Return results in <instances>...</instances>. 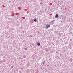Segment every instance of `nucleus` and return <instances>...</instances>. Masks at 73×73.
<instances>
[{
	"mask_svg": "<svg viewBox=\"0 0 73 73\" xmlns=\"http://www.w3.org/2000/svg\"><path fill=\"white\" fill-rule=\"evenodd\" d=\"M34 19V21H35H35H37V19Z\"/></svg>",
	"mask_w": 73,
	"mask_h": 73,
	"instance_id": "nucleus-4",
	"label": "nucleus"
},
{
	"mask_svg": "<svg viewBox=\"0 0 73 73\" xmlns=\"http://www.w3.org/2000/svg\"><path fill=\"white\" fill-rule=\"evenodd\" d=\"M27 48H25V50H27Z\"/></svg>",
	"mask_w": 73,
	"mask_h": 73,
	"instance_id": "nucleus-6",
	"label": "nucleus"
},
{
	"mask_svg": "<svg viewBox=\"0 0 73 73\" xmlns=\"http://www.w3.org/2000/svg\"><path fill=\"white\" fill-rule=\"evenodd\" d=\"M43 65H44V64H45V62H43Z\"/></svg>",
	"mask_w": 73,
	"mask_h": 73,
	"instance_id": "nucleus-10",
	"label": "nucleus"
},
{
	"mask_svg": "<svg viewBox=\"0 0 73 73\" xmlns=\"http://www.w3.org/2000/svg\"><path fill=\"white\" fill-rule=\"evenodd\" d=\"M37 45H38V46H40V43L39 42H37Z\"/></svg>",
	"mask_w": 73,
	"mask_h": 73,
	"instance_id": "nucleus-3",
	"label": "nucleus"
},
{
	"mask_svg": "<svg viewBox=\"0 0 73 73\" xmlns=\"http://www.w3.org/2000/svg\"><path fill=\"white\" fill-rule=\"evenodd\" d=\"M50 27V25L49 24L48 25L47 24L46 25L45 28H46V29H48V28H49Z\"/></svg>",
	"mask_w": 73,
	"mask_h": 73,
	"instance_id": "nucleus-1",
	"label": "nucleus"
},
{
	"mask_svg": "<svg viewBox=\"0 0 73 73\" xmlns=\"http://www.w3.org/2000/svg\"><path fill=\"white\" fill-rule=\"evenodd\" d=\"M19 59H21V57L19 58Z\"/></svg>",
	"mask_w": 73,
	"mask_h": 73,
	"instance_id": "nucleus-9",
	"label": "nucleus"
},
{
	"mask_svg": "<svg viewBox=\"0 0 73 73\" xmlns=\"http://www.w3.org/2000/svg\"><path fill=\"white\" fill-rule=\"evenodd\" d=\"M58 14H56V16H55V18H57L58 17Z\"/></svg>",
	"mask_w": 73,
	"mask_h": 73,
	"instance_id": "nucleus-2",
	"label": "nucleus"
},
{
	"mask_svg": "<svg viewBox=\"0 0 73 73\" xmlns=\"http://www.w3.org/2000/svg\"><path fill=\"white\" fill-rule=\"evenodd\" d=\"M19 72L20 73H21V71H19Z\"/></svg>",
	"mask_w": 73,
	"mask_h": 73,
	"instance_id": "nucleus-8",
	"label": "nucleus"
},
{
	"mask_svg": "<svg viewBox=\"0 0 73 73\" xmlns=\"http://www.w3.org/2000/svg\"><path fill=\"white\" fill-rule=\"evenodd\" d=\"M54 20H53L52 21V23H54Z\"/></svg>",
	"mask_w": 73,
	"mask_h": 73,
	"instance_id": "nucleus-5",
	"label": "nucleus"
},
{
	"mask_svg": "<svg viewBox=\"0 0 73 73\" xmlns=\"http://www.w3.org/2000/svg\"><path fill=\"white\" fill-rule=\"evenodd\" d=\"M47 66L48 67L49 66V65H48Z\"/></svg>",
	"mask_w": 73,
	"mask_h": 73,
	"instance_id": "nucleus-13",
	"label": "nucleus"
},
{
	"mask_svg": "<svg viewBox=\"0 0 73 73\" xmlns=\"http://www.w3.org/2000/svg\"><path fill=\"white\" fill-rule=\"evenodd\" d=\"M30 37H32V36H31V35H30Z\"/></svg>",
	"mask_w": 73,
	"mask_h": 73,
	"instance_id": "nucleus-11",
	"label": "nucleus"
},
{
	"mask_svg": "<svg viewBox=\"0 0 73 73\" xmlns=\"http://www.w3.org/2000/svg\"><path fill=\"white\" fill-rule=\"evenodd\" d=\"M72 36H73V35H72Z\"/></svg>",
	"mask_w": 73,
	"mask_h": 73,
	"instance_id": "nucleus-14",
	"label": "nucleus"
},
{
	"mask_svg": "<svg viewBox=\"0 0 73 73\" xmlns=\"http://www.w3.org/2000/svg\"><path fill=\"white\" fill-rule=\"evenodd\" d=\"M72 33V32H70V33Z\"/></svg>",
	"mask_w": 73,
	"mask_h": 73,
	"instance_id": "nucleus-12",
	"label": "nucleus"
},
{
	"mask_svg": "<svg viewBox=\"0 0 73 73\" xmlns=\"http://www.w3.org/2000/svg\"><path fill=\"white\" fill-rule=\"evenodd\" d=\"M13 66H11V68L13 69Z\"/></svg>",
	"mask_w": 73,
	"mask_h": 73,
	"instance_id": "nucleus-7",
	"label": "nucleus"
}]
</instances>
